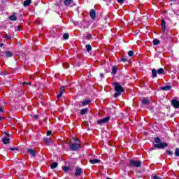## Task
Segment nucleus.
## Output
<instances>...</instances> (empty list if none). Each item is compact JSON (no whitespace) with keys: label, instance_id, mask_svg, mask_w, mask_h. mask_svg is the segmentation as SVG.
I'll return each instance as SVG.
<instances>
[{"label":"nucleus","instance_id":"50","mask_svg":"<svg viewBox=\"0 0 179 179\" xmlns=\"http://www.w3.org/2000/svg\"><path fill=\"white\" fill-rule=\"evenodd\" d=\"M2 119H5V117H2L0 116V121H1V120H2Z\"/></svg>","mask_w":179,"mask_h":179},{"label":"nucleus","instance_id":"49","mask_svg":"<svg viewBox=\"0 0 179 179\" xmlns=\"http://www.w3.org/2000/svg\"><path fill=\"white\" fill-rule=\"evenodd\" d=\"M0 47H3V43H0Z\"/></svg>","mask_w":179,"mask_h":179},{"label":"nucleus","instance_id":"24","mask_svg":"<svg viewBox=\"0 0 179 179\" xmlns=\"http://www.w3.org/2000/svg\"><path fill=\"white\" fill-rule=\"evenodd\" d=\"M158 75H163L164 73V69L163 68H160L157 71Z\"/></svg>","mask_w":179,"mask_h":179},{"label":"nucleus","instance_id":"56","mask_svg":"<svg viewBox=\"0 0 179 179\" xmlns=\"http://www.w3.org/2000/svg\"><path fill=\"white\" fill-rule=\"evenodd\" d=\"M64 68H66H66H68V67H66V66H64Z\"/></svg>","mask_w":179,"mask_h":179},{"label":"nucleus","instance_id":"51","mask_svg":"<svg viewBox=\"0 0 179 179\" xmlns=\"http://www.w3.org/2000/svg\"><path fill=\"white\" fill-rule=\"evenodd\" d=\"M74 141H78V139H76V138L73 137V138Z\"/></svg>","mask_w":179,"mask_h":179},{"label":"nucleus","instance_id":"7","mask_svg":"<svg viewBox=\"0 0 179 179\" xmlns=\"http://www.w3.org/2000/svg\"><path fill=\"white\" fill-rule=\"evenodd\" d=\"M27 152L31 155V157H34L36 155H37V152H36V150H33L32 148H28Z\"/></svg>","mask_w":179,"mask_h":179},{"label":"nucleus","instance_id":"48","mask_svg":"<svg viewBox=\"0 0 179 179\" xmlns=\"http://www.w3.org/2000/svg\"><path fill=\"white\" fill-rule=\"evenodd\" d=\"M100 77L101 78V79H103V78H104V74L101 73V74H100Z\"/></svg>","mask_w":179,"mask_h":179},{"label":"nucleus","instance_id":"37","mask_svg":"<svg viewBox=\"0 0 179 179\" xmlns=\"http://www.w3.org/2000/svg\"><path fill=\"white\" fill-rule=\"evenodd\" d=\"M166 153H167L168 155H169V156H171V155H173V151L167 150V151H166Z\"/></svg>","mask_w":179,"mask_h":179},{"label":"nucleus","instance_id":"22","mask_svg":"<svg viewBox=\"0 0 179 179\" xmlns=\"http://www.w3.org/2000/svg\"><path fill=\"white\" fill-rule=\"evenodd\" d=\"M4 54H5L6 57L7 58H9V57H12V56L13 55V53L10 52H9V51H6V52H4Z\"/></svg>","mask_w":179,"mask_h":179},{"label":"nucleus","instance_id":"1","mask_svg":"<svg viewBox=\"0 0 179 179\" xmlns=\"http://www.w3.org/2000/svg\"><path fill=\"white\" fill-rule=\"evenodd\" d=\"M155 144H154V147H152L150 150H155V148L157 149H165L169 146V144L166 142H162V140L159 137H155L154 138Z\"/></svg>","mask_w":179,"mask_h":179},{"label":"nucleus","instance_id":"15","mask_svg":"<svg viewBox=\"0 0 179 179\" xmlns=\"http://www.w3.org/2000/svg\"><path fill=\"white\" fill-rule=\"evenodd\" d=\"M8 19H9V20H11L13 22H15V21L17 20V17L15 15H12L10 16H9Z\"/></svg>","mask_w":179,"mask_h":179},{"label":"nucleus","instance_id":"26","mask_svg":"<svg viewBox=\"0 0 179 179\" xmlns=\"http://www.w3.org/2000/svg\"><path fill=\"white\" fill-rule=\"evenodd\" d=\"M154 45H158V44H160V41L159 39H154L152 41Z\"/></svg>","mask_w":179,"mask_h":179},{"label":"nucleus","instance_id":"3","mask_svg":"<svg viewBox=\"0 0 179 179\" xmlns=\"http://www.w3.org/2000/svg\"><path fill=\"white\" fill-rule=\"evenodd\" d=\"M129 166L130 167H141L142 166V162L130 159Z\"/></svg>","mask_w":179,"mask_h":179},{"label":"nucleus","instance_id":"6","mask_svg":"<svg viewBox=\"0 0 179 179\" xmlns=\"http://www.w3.org/2000/svg\"><path fill=\"white\" fill-rule=\"evenodd\" d=\"M110 121V117H104L103 119L99 120L97 121V124L99 125H101L102 124H106V122Z\"/></svg>","mask_w":179,"mask_h":179},{"label":"nucleus","instance_id":"8","mask_svg":"<svg viewBox=\"0 0 179 179\" xmlns=\"http://www.w3.org/2000/svg\"><path fill=\"white\" fill-rule=\"evenodd\" d=\"M172 106H173L174 108H179V101L177 99H173L171 101Z\"/></svg>","mask_w":179,"mask_h":179},{"label":"nucleus","instance_id":"47","mask_svg":"<svg viewBox=\"0 0 179 179\" xmlns=\"http://www.w3.org/2000/svg\"><path fill=\"white\" fill-rule=\"evenodd\" d=\"M34 118H35L36 120H38V115H34Z\"/></svg>","mask_w":179,"mask_h":179},{"label":"nucleus","instance_id":"13","mask_svg":"<svg viewBox=\"0 0 179 179\" xmlns=\"http://www.w3.org/2000/svg\"><path fill=\"white\" fill-rule=\"evenodd\" d=\"M10 141V138H8L6 137L2 138V142L4 145H8V143H9Z\"/></svg>","mask_w":179,"mask_h":179},{"label":"nucleus","instance_id":"43","mask_svg":"<svg viewBox=\"0 0 179 179\" xmlns=\"http://www.w3.org/2000/svg\"><path fill=\"white\" fill-rule=\"evenodd\" d=\"M17 31H20V30H22V27L18 26V27H17Z\"/></svg>","mask_w":179,"mask_h":179},{"label":"nucleus","instance_id":"55","mask_svg":"<svg viewBox=\"0 0 179 179\" xmlns=\"http://www.w3.org/2000/svg\"><path fill=\"white\" fill-rule=\"evenodd\" d=\"M20 45H22V43H20Z\"/></svg>","mask_w":179,"mask_h":179},{"label":"nucleus","instance_id":"39","mask_svg":"<svg viewBox=\"0 0 179 179\" xmlns=\"http://www.w3.org/2000/svg\"><path fill=\"white\" fill-rule=\"evenodd\" d=\"M127 58H125L124 57H122V62H127Z\"/></svg>","mask_w":179,"mask_h":179},{"label":"nucleus","instance_id":"52","mask_svg":"<svg viewBox=\"0 0 179 179\" xmlns=\"http://www.w3.org/2000/svg\"><path fill=\"white\" fill-rule=\"evenodd\" d=\"M105 71H106V73H108V69H106Z\"/></svg>","mask_w":179,"mask_h":179},{"label":"nucleus","instance_id":"29","mask_svg":"<svg viewBox=\"0 0 179 179\" xmlns=\"http://www.w3.org/2000/svg\"><path fill=\"white\" fill-rule=\"evenodd\" d=\"M90 103V100L87 99L82 102V106H87Z\"/></svg>","mask_w":179,"mask_h":179},{"label":"nucleus","instance_id":"16","mask_svg":"<svg viewBox=\"0 0 179 179\" xmlns=\"http://www.w3.org/2000/svg\"><path fill=\"white\" fill-rule=\"evenodd\" d=\"M117 71H118V67H117V66H113L112 68V75H115L117 73Z\"/></svg>","mask_w":179,"mask_h":179},{"label":"nucleus","instance_id":"45","mask_svg":"<svg viewBox=\"0 0 179 179\" xmlns=\"http://www.w3.org/2000/svg\"><path fill=\"white\" fill-rule=\"evenodd\" d=\"M0 113H3V107L0 106Z\"/></svg>","mask_w":179,"mask_h":179},{"label":"nucleus","instance_id":"31","mask_svg":"<svg viewBox=\"0 0 179 179\" xmlns=\"http://www.w3.org/2000/svg\"><path fill=\"white\" fill-rule=\"evenodd\" d=\"M63 94H64V91H60L59 94L57 95V99L59 100V99L62 97Z\"/></svg>","mask_w":179,"mask_h":179},{"label":"nucleus","instance_id":"44","mask_svg":"<svg viewBox=\"0 0 179 179\" xmlns=\"http://www.w3.org/2000/svg\"><path fill=\"white\" fill-rule=\"evenodd\" d=\"M124 1H125V0H117V2L119 3H124Z\"/></svg>","mask_w":179,"mask_h":179},{"label":"nucleus","instance_id":"54","mask_svg":"<svg viewBox=\"0 0 179 179\" xmlns=\"http://www.w3.org/2000/svg\"><path fill=\"white\" fill-rule=\"evenodd\" d=\"M106 179H111L110 178H106Z\"/></svg>","mask_w":179,"mask_h":179},{"label":"nucleus","instance_id":"33","mask_svg":"<svg viewBox=\"0 0 179 179\" xmlns=\"http://www.w3.org/2000/svg\"><path fill=\"white\" fill-rule=\"evenodd\" d=\"M44 141L46 143H50L51 141H50V138H44Z\"/></svg>","mask_w":179,"mask_h":179},{"label":"nucleus","instance_id":"28","mask_svg":"<svg viewBox=\"0 0 179 179\" xmlns=\"http://www.w3.org/2000/svg\"><path fill=\"white\" fill-rule=\"evenodd\" d=\"M86 48H87V52H90V51H92V45L87 44L86 45Z\"/></svg>","mask_w":179,"mask_h":179},{"label":"nucleus","instance_id":"34","mask_svg":"<svg viewBox=\"0 0 179 179\" xmlns=\"http://www.w3.org/2000/svg\"><path fill=\"white\" fill-rule=\"evenodd\" d=\"M175 155L176 156H179V148H176L175 150Z\"/></svg>","mask_w":179,"mask_h":179},{"label":"nucleus","instance_id":"21","mask_svg":"<svg viewBox=\"0 0 179 179\" xmlns=\"http://www.w3.org/2000/svg\"><path fill=\"white\" fill-rule=\"evenodd\" d=\"M31 3V0H25L23 3L24 6H29Z\"/></svg>","mask_w":179,"mask_h":179},{"label":"nucleus","instance_id":"27","mask_svg":"<svg viewBox=\"0 0 179 179\" xmlns=\"http://www.w3.org/2000/svg\"><path fill=\"white\" fill-rule=\"evenodd\" d=\"M52 169H57L58 167V163L54 162L52 164L50 165Z\"/></svg>","mask_w":179,"mask_h":179},{"label":"nucleus","instance_id":"17","mask_svg":"<svg viewBox=\"0 0 179 179\" xmlns=\"http://www.w3.org/2000/svg\"><path fill=\"white\" fill-rule=\"evenodd\" d=\"M152 78H157V71L155 69H152Z\"/></svg>","mask_w":179,"mask_h":179},{"label":"nucleus","instance_id":"5","mask_svg":"<svg viewBox=\"0 0 179 179\" xmlns=\"http://www.w3.org/2000/svg\"><path fill=\"white\" fill-rule=\"evenodd\" d=\"M80 148V145L79 143H75L70 145V149L71 150H73L74 152H76L77 150H78Z\"/></svg>","mask_w":179,"mask_h":179},{"label":"nucleus","instance_id":"41","mask_svg":"<svg viewBox=\"0 0 179 179\" xmlns=\"http://www.w3.org/2000/svg\"><path fill=\"white\" fill-rule=\"evenodd\" d=\"M5 38H6V40H10V36H9V35L6 34Z\"/></svg>","mask_w":179,"mask_h":179},{"label":"nucleus","instance_id":"23","mask_svg":"<svg viewBox=\"0 0 179 179\" xmlns=\"http://www.w3.org/2000/svg\"><path fill=\"white\" fill-rule=\"evenodd\" d=\"M62 170L64 171V173H68V171L72 170V168H71V166H63Z\"/></svg>","mask_w":179,"mask_h":179},{"label":"nucleus","instance_id":"14","mask_svg":"<svg viewBox=\"0 0 179 179\" xmlns=\"http://www.w3.org/2000/svg\"><path fill=\"white\" fill-rule=\"evenodd\" d=\"M90 163L91 164H97V163H100V159H90Z\"/></svg>","mask_w":179,"mask_h":179},{"label":"nucleus","instance_id":"46","mask_svg":"<svg viewBox=\"0 0 179 179\" xmlns=\"http://www.w3.org/2000/svg\"><path fill=\"white\" fill-rule=\"evenodd\" d=\"M154 179H162V178H159V176H154Z\"/></svg>","mask_w":179,"mask_h":179},{"label":"nucleus","instance_id":"40","mask_svg":"<svg viewBox=\"0 0 179 179\" xmlns=\"http://www.w3.org/2000/svg\"><path fill=\"white\" fill-rule=\"evenodd\" d=\"M60 92H65V87H64V86L61 87Z\"/></svg>","mask_w":179,"mask_h":179},{"label":"nucleus","instance_id":"42","mask_svg":"<svg viewBox=\"0 0 179 179\" xmlns=\"http://www.w3.org/2000/svg\"><path fill=\"white\" fill-rule=\"evenodd\" d=\"M51 134H52V131H48L47 132V136H50V135H51Z\"/></svg>","mask_w":179,"mask_h":179},{"label":"nucleus","instance_id":"12","mask_svg":"<svg viewBox=\"0 0 179 179\" xmlns=\"http://www.w3.org/2000/svg\"><path fill=\"white\" fill-rule=\"evenodd\" d=\"M161 90H164V91L171 90V85H166V86L161 87Z\"/></svg>","mask_w":179,"mask_h":179},{"label":"nucleus","instance_id":"4","mask_svg":"<svg viewBox=\"0 0 179 179\" xmlns=\"http://www.w3.org/2000/svg\"><path fill=\"white\" fill-rule=\"evenodd\" d=\"M15 173L18 179H23V171L20 167L16 169Z\"/></svg>","mask_w":179,"mask_h":179},{"label":"nucleus","instance_id":"36","mask_svg":"<svg viewBox=\"0 0 179 179\" xmlns=\"http://www.w3.org/2000/svg\"><path fill=\"white\" fill-rule=\"evenodd\" d=\"M86 38H87V40H90V38H92V34L87 35Z\"/></svg>","mask_w":179,"mask_h":179},{"label":"nucleus","instance_id":"10","mask_svg":"<svg viewBox=\"0 0 179 179\" xmlns=\"http://www.w3.org/2000/svg\"><path fill=\"white\" fill-rule=\"evenodd\" d=\"M80 174H82V169L81 168H79V167H77L76 169V173H75V176L76 177H78V176H80Z\"/></svg>","mask_w":179,"mask_h":179},{"label":"nucleus","instance_id":"18","mask_svg":"<svg viewBox=\"0 0 179 179\" xmlns=\"http://www.w3.org/2000/svg\"><path fill=\"white\" fill-rule=\"evenodd\" d=\"M87 111H89V108H84V109H82V110H80V114H81V115H85V114L87 113Z\"/></svg>","mask_w":179,"mask_h":179},{"label":"nucleus","instance_id":"57","mask_svg":"<svg viewBox=\"0 0 179 179\" xmlns=\"http://www.w3.org/2000/svg\"><path fill=\"white\" fill-rule=\"evenodd\" d=\"M170 1H174V0H170Z\"/></svg>","mask_w":179,"mask_h":179},{"label":"nucleus","instance_id":"35","mask_svg":"<svg viewBox=\"0 0 179 179\" xmlns=\"http://www.w3.org/2000/svg\"><path fill=\"white\" fill-rule=\"evenodd\" d=\"M24 85H28L29 86H30V85H31V83L24 81L23 83V86H24Z\"/></svg>","mask_w":179,"mask_h":179},{"label":"nucleus","instance_id":"53","mask_svg":"<svg viewBox=\"0 0 179 179\" xmlns=\"http://www.w3.org/2000/svg\"><path fill=\"white\" fill-rule=\"evenodd\" d=\"M6 135L7 136H9V134H8V133H6Z\"/></svg>","mask_w":179,"mask_h":179},{"label":"nucleus","instance_id":"25","mask_svg":"<svg viewBox=\"0 0 179 179\" xmlns=\"http://www.w3.org/2000/svg\"><path fill=\"white\" fill-rule=\"evenodd\" d=\"M15 96H17V97H20V96H22L23 94V92H22V91H15Z\"/></svg>","mask_w":179,"mask_h":179},{"label":"nucleus","instance_id":"20","mask_svg":"<svg viewBox=\"0 0 179 179\" xmlns=\"http://www.w3.org/2000/svg\"><path fill=\"white\" fill-rule=\"evenodd\" d=\"M73 0H64V5H66V6H69V5H71V3H73Z\"/></svg>","mask_w":179,"mask_h":179},{"label":"nucleus","instance_id":"32","mask_svg":"<svg viewBox=\"0 0 179 179\" xmlns=\"http://www.w3.org/2000/svg\"><path fill=\"white\" fill-rule=\"evenodd\" d=\"M129 57H133L134 56V51L130 50L128 52Z\"/></svg>","mask_w":179,"mask_h":179},{"label":"nucleus","instance_id":"19","mask_svg":"<svg viewBox=\"0 0 179 179\" xmlns=\"http://www.w3.org/2000/svg\"><path fill=\"white\" fill-rule=\"evenodd\" d=\"M150 101L149 99H146V98H144V99L142 100L141 103H142V104H144L145 106H146V105L149 104Z\"/></svg>","mask_w":179,"mask_h":179},{"label":"nucleus","instance_id":"2","mask_svg":"<svg viewBox=\"0 0 179 179\" xmlns=\"http://www.w3.org/2000/svg\"><path fill=\"white\" fill-rule=\"evenodd\" d=\"M114 86H115V94H114V97L117 99L118 96H121V93H124L125 92V89L120 85L119 83H114Z\"/></svg>","mask_w":179,"mask_h":179},{"label":"nucleus","instance_id":"30","mask_svg":"<svg viewBox=\"0 0 179 179\" xmlns=\"http://www.w3.org/2000/svg\"><path fill=\"white\" fill-rule=\"evenodd\" d=\"M63 38H64V40H68V38H69V34H68V33L64 34L63 35Z\"/></svg>","mask_w":179,"mask_h":179},{"label":"nucleus","instance_id":"11","mask_svg":"<svg viewBox=\"0 0 179 179\" xmlns=\"http://www.w3.org/2000/svg\"><path fill=\"white\" fill-rule=\"evenodd\" d=\"M161 27L162 29V31H164L166 30V21L164 20V19L162 20Z\"/></svg>","mask_w":179,"mask_h":179},{"label":"nucleus","instance_id":"9","mask_svg":"<svg viewBox=\"0 0 179 179\" xmlns=\"http://www.w3.org/2000/svg\"><path fill=\"white\" fill-rule=\"evenodd\" d=\"M90 15L92 19H96V10L92 9L90 12Z\"/></svg>","mask_w":179,"mask_h":179},{"label":"nucleus","instance_id":"38","mask_svg":"<svg viewBox=\"0 0 179 179\" xmlns=\"http://www.w3.org/2000/svg\"><path fill=\"white\" fill-rule=\"evenodd\" d=\"M10 150H12V151H13V150H19V148H10Z\"/></svg>","mask_w":179,"mask_h":179}]
</instances>
